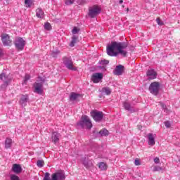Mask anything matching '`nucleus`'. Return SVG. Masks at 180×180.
I'll list each match as a JSON object with an SVG mask.
<instances>
[{
    "instance_id": "nucleus-47",
    "label": "nucleus",
    "mask_w": 180,
    "mask_h": 180,
    "mask_svg": "<svg viewBox=\"0 0 180 180\" xmlns=\"http://www.w3.org/2000/svg\"><path fill=\"white\" fill-rule=\"evenodd\" d=\"M127 12H129V8H127Z\"/></svg>"
},
{
    "instance_id": "nucleus-39",
    "label": "nucleus",
    "mask_w": 180,
    "mask_h": 180,
    "mask_svg": "<svg viewBox=\"0 0 180 180\" xmlns=\"http://www.w3.org/2000/svg\"><path fill=\"white\" fill-rule=\"evenodd\" d=\"M165 127H167V129L171 127V122H169V121H166L165 122Z\"/></svg>"
},
{
    "instance_id": "nucleus-5",
    "label": "nucleus",
    "mask_w": 180,
    "mask_h": 180,
    "mask_svg": "<svg viewBox=\"0 0 180 180\" xmlns=\"http://www.w3.org/2000/svg\"><path fill=\"white\" fill-rule=\"evenodd\" d=\"M14 45L18 51H22L26 46V41L20 37H17L14 40Z\"/></svg>"
},
{
    "instance_id": "nucleus-10",
    "label": "nucleus",
    "mask_w": 180,
    "mask_h": 180,
    "mask_svg": "<svg viewBox=\"0 0 180 180\" xmlns=\"http://www.w3.org/2000/svg\"><path fill=\"white\" fill-rule=\"evenodd\" d=\"M91 79L94 84H98V82H101L103 79V74L101 72L94 73L91 75Z\"/></svg>"
},
{
    "instance_id": "nucleus-20",
    "label": "nucleus",
    "mask_w": 180,
    "mask_h": 180,
    "mask_svg": "<svg viewBox=\"0 0 180 180\" xmlns=\"http://www.w3.org/2000/svg\"><path fill=\"white\" fill-rule=\"evenodd\" d=\"M123 65H120L117 66L114 70L115 75H122L123 74Z\"/></svg>"
},
{
    "instance_id": "nucleus-17",
    "label": "nucleus",
    "mask_w": 180,
    "mask_h": 180,
    "mask_svg": "<svg viewBox=\"0 0 180 180\" xmlns=\"http://www.w3.org/2000/svg\"><path fill=\"white\" fill-rule=\"evenodd\" d=\"M148 143L149 146H155V134H148Z\"/></svg>"
},
{
    "instance_id": "nucleus-24",
    "label": "nucleus",
    "mask_w": 180,
    "mask_h": 180,
    "mask_svg": "<svg viewBox=\"0 0 180 180\" xmlns=\"http://www.w3.org/2000/svg\"><path fill=\"white\" fill-rule=\"evenodd\" d=\"M77 43H78V37L74 35L73 37H72V41L70 44V46L74 47L75 44H77Z\"/></svg>"
},
{
    "instance_id": "nucleus-18",
    "label": "nucleus",
    "mask_w": 180,
    "mask_h": 180,
    "mask_svg": "<svg viewBox=\"0 0 180 180\" xmlns=\"http://www.w3.org/2000/svg\"><path fill=\"white\" fill-rule=\"evenodd\" d=\"M79 98H82V96L80 94H77L75 92L70 93V102H75V101H78Z\"/></svg>"
},
{
    "instance_id": "nucleus-41",
    "label": "nucleus",
    "mask_w": 180,
    "mask_h": 180,
    "mask_svg": "<svg viewBox=\"0 0 180 180\" xmlns=\"http://www.w3.org/2000/svg\"><path fill=\"white\" fill-rule=\"evenodd\" d=\"M11 180H19V176L16 175L11 176Z\"/></svg>"
},
{
    "instance_id": "nucleus-33",
    "label": "nucleus",
    "mask_w": 180,
    "mask_h": 180,
    "mask_svg": "<svg viewBox=\"0 0 180 180\" xmlns=\"http://www.w3.org/2000/svg\"><path fill=\"white\" fill-rule=\"evenodd\" d=\"M160 106L162 108L164 112L168 113L169 112V110H168V108H167V105H165V104L164 103H160Z\"/></svg>"
},
{
    "instance_id": "nucleus-22",
    "label": "nucleus",
    "mask_w": 180,
    "mask_h": 180,
    "mask_svg": "<svg viewBox=\"0 0 180 180\" xmlns=\"http://www.w3.org/2000/svg\"><path fill=\"white\" fill-rule=\"evenodd\" d=\"M36 16L39 19H43V18H44V11H43V9L38 8L36 10Z\"/></svg>"
},
{
    "instance_id": "nucleus-2",
    "label": "nucleus",
    "mask_w": 180,
    "mask_h": 180,
    "mask_svg": "<svg viewBox=\"0 0 180 180\" xmlns=\"http://www.w3.org/2000/svg\"><path fill=\"white\" fill-rule=\"evenodd\" d=\"M77 126L81 127L82 129H92V122H91V119L88 115H82L80 121L77 122Z\"/></svg>"
},
{
    "instance_id": "nucleus-12",
    "label": "nucleus",
    "mask_w": 180,
    "mask_h": 180,
    "mask_svg": "<svg viewBox=\"0 0 180 180\" xmlns=\"http://www.w3.org/2000/svg\"><path fill=\"white\" fill-rule=\"evenodd\" d=\"M82 163L86 169H92L94 168V160H88V158H84Z\"/></svg>"
},
{
    "instance_id": "nucleus-32",
    "label": "nucleus",
    "mask_w": 180,
    "mask_h": 180,
    "mask_svg": "<svg viewBox=\"0 0 180 180\" xmlns=\"http://www.w3.org/2000/svg\"><path fill=\"white\" fill-rule=\"evenodd\" d=\"M44 29H45L46 30H50L51 29V25H50L49 22H46V23L44 24Z\"/></svg>"
},
{
    "instance_id": "nucleus-42",
    "label": "nucleus",
    "mask_w": 180,
    "mask_h": 180,
    "mask_svg": "<svg viewBox=\"0 0 180 180\" xmlns=\"http://www.w3.org/2000/svg\"><path fill=\"white\" fill-rule=\"evenodd\" d=\"M134 164H135V165H136V166H139V165H140V160H139V159H136L135 160V161H134Z\"/></svg>"
},
{
    "instance_id": "nucleus-25",
    "label": "nucleus",
    "mask_w": 180,
    "mask_h": 180,
    "mask_svg": "<svg viewBox=\"0 0 180 180\" xmlns=\"http://www.w3.org/2000/svg\"><path fill=\"white\" fill-rule=\"evenodd\" d=\"M6 148H11L12 147V139L7 138L5 141Z\"/></svg>"
},
{
    "instance_id": "nucleus-1",
    "label": "nucleus",
    "mask_w": 180,
    "mask_h": 180,
    "mask_svg": "<svg viewBox=\"0 0 180 180\" xmlns=\"http://www.w3.org/2000/svg\"><path fill=\"white\" fill-rule=\"evenodd\" d=\"M128 46L129 44L127 42L113 41L107 46V54L110 57H117L119 54L122 57H127V51H126V49Z\"/></svg>"
},
{
    "instance_id": "nucleus-15",
    "label": "nucleus",
    "mask_w": 180,
    "mask_h": 180,
    "mask_svg": "<svg viewBox=\"0 0 180 180\" xmlns=\"http://www.w3.org/2000/svg\"><path fill=\"white\" fill-rule=\"evenodd\" d=\"M29 101V96L27 95H22L20 99V105L22 108H25Z\"/></svg>"
},
{
    "instance_id": "nucleus-31",
    "label": "nucleus",
    "mask_w": 180,
    "mask_h": 180,
    "mask_svg": "<svg viewBox=\"0 0 180 180\" xmlns=\"http://www.w3.org/2000/svg\"><path fill=\"white\" fill-rule=\"evenodd\" d=\"M26 8H30L32 6V0H25Z\"/></svg>"
},
{
    "instance_id": "nucleus-14",
    "label": "nucleus",
    "mask_w": 180,
    "mask_h": 180,
    "mask_svg": "<svg viewBox=\"0 0 180 180\" xmlns=\"http://www.w3.org/2000/svg\"><path fill=\"white\" fill-rule=\"evenodd\" d=\"M60 137H61V134L57 131H54L52 133L51 136V141L53 144H57L60 141Z\"/></svg>"
},
{
    "instance_id": "nucleus-35",
    "label": "nucleus",
    "mask_w": 180,
    "mask_h": 180,
    "mask_svg": "<svg viewBox=\"0 0 180 180\" xmlns=\"http://www.w3.org/2000/svg\"><path fill=\"white\" fill-rule=\"evenodd\" d=\"M79 32V29L77 28V27H75L73 30H72V34H77Z\"/></svg>"
},
{
    "instance_id": "nucleus-4",
    "label": "nucleus",
    "mask_w": 180,
    "mask_h": 180,
    "mask_svg": "<svg viewBox=\"0 0 180 180\" xmlns=\"http://www.w3.org/2000/svg\"><path fill=\"white\" fill-rule=\"evenodd\" d=\"M37 82L34 84V92H35V94H38L39 95H41V94H43V84L46 82V78L39 77Z\"/></svg>"
},
{
    "instance_id": "nucleus-29",
    "label": "nucleus",
    "mask_w": 180,
    "mask_h": 180,
    "mask_svg": "<svg viewBox=\"0 0 180 180\" xmlns=\"http://www.w3.org/2000/svg\"><path fill=\"white\" fill-rule=\"evenodd\" d=\"M37 165L39 168H43V167H44V160H39L37 161Z\"/></svg>"
},
{
    "instance_id": "nucleus-45",
    "label": "nucleus",
    "mask_w": 180,
    "mask_h": 180,
    "mask_svg": "<svg viewBox=\"0 0 180 180\" xmlns=\"http://www.w3.org/2000/svg\"><path fill=\"white\" fill-rule=\"evenodd\" d=\"M119 4H123V0H120V1H119Z\"/></svg>"
},
{
    "instance_id": "nucleus-13",
    "label": "nucleus",
    "mask_w": 180,
    "mask_h": 180,
    "mask_svg": "<svg viewBox=\"0 0 180 180\" xmlns=\"http://www.w3.org/2000/svg\"><path fill=\"white\" fill-rule=\"evenodd\" d=\"M0 79L1 81H4V84L6 85H8L9 82L12 81V77L9 75H6L5 73H1L0 75Z\"/></svg>"
},
{
    "instance_id": "nucleus-3",
    "label": "nucleus",
    "mask_w": 180,
    "mask_h": 180,
    "mask_svg": "<svg viewBox=\"0 0 180 180\" xmlns=\"http://www.w3.org/2000/svg\"><path fill=\"white\" fill-rule=\"evenodd\" d=\"M43 180H65V174L63 172L53 173L50 177V173L46 172Z\"/></svg>"
},
{
    "instance_id": "nucleus-16",
    "label": "nucleus",
    "mask_w": 180,
    "mask_h": 180,
    "mask_svg": "<svg viewBox=\"0 0 180 180\" xmlns=\"http://www.w3.org/2000/svg\"><path fill=\"white\" fill-rule=\"evenodd\" d=\"M146 75L148 77V79H155L157 78V72L154 69H150L147 71Z\"/></svg>"
},
{
    "instance_id": "nucleus-43",
    "label": "nucleus",
    "mask_w": 180,
    "mask_h": 180,
    "mask_svg": "<svg viewBox=\"0 0 180 180\" xmlns=\"http://www.w3.org/2000/svg\"><path fill=\"white\" fill-rule=\"evenodd\" d=\"M154 162H155V164H160V158H154Z\"/></svg>"
},
{
    "instance_id": "nucleus-30",
    "label": "nucleus",
    "mask_w": 180,
    "mask_h": 180,
    "mask_svg": "<svg viewBox=\"0 0 180 180\" xmlns=\"http://www.w3.org/2000/svg\"><path fill=\"white\" fill-rule=\"evenodd\" d=\"M64 1L66 6H70L71 5H73V4L75 2V0H64Z\"/></svg>"
},
{
    "instance_id": "nucleus-34",
    "label": "nucleus",
    "mask_w": 180,
    "mask_h": 180,
    "mask_svg": "<svg viewBox=\"0 0 180 180\" xmlns=\"http://www.w3.org/2000/svg\"><path fill=\"white\" fill-rule=\"evenodd\" d=\"M156 22L159 26H164V22L161 21V19H160V18H158L156 19Z\"/></svg>"
},
{
    "instance_id": "nucleus-11",
    "label": "nucleus",
    "mask_w": 180,
    "mask_h": 180,
    "mask_svg": "<svg viewBox=\"0 0 180 180\" xmlns=\"http://www.w3.org/2000/svg\"><path fill=\"white\" fill-rule=\"evenodd\" d=\"M91 115L95 122H101L103 119V112L101 111H91Z\"/></svg>"
},
{
    "instance_id": "nucleus-19",
    "label": "nucleus",
    "mask_w": 180,
    "mask_h": 180,
    "mask_svg": "<svg viewBox=\"0 0 180 180\" xmlns=\"http://www.w3.org/2000/svg\"><path fill=\"white\" fill-rule=\"evenodd\" d=\"M12 171L15 174H20V172H22V167L20 165L13 164L12 167Z\"/></svg>"
},
{
    "instance_id": "nucleus-7",
    "label": "nucleus",
    "mask_w": 180,
    "mask_h": 180,
    "mask_svg": "<svg viewBox=\"0 0 180 180\" xmlns=\"http://www.w3.org/2000/svg\"><path fill=\"white\" fill-rule=\"evenodd\" d=\"M102 9L101 7L98 6H94L89 9V17L91 18V19H94V18H96L97 15H99L101 13Z\"/></svg>"
},
{
    "instance_id": "nucleus-28",
    "label": "nucleus",
    "mask_w": 180,
    "mask_h": 180,
    "mask_svg": "<svg viewBox=\"0 0 180 180\" xmlns=\"http://www.w3.org/2000/svg\"><path fill=\"white\" fill-rule=\"evenodd\" d=\"M98 168L101 169V171H105V169H106V164H105L103 162H101L98 164Z\"/></svg>"
},
{
    "instance_id": "nucleus-26",
    "label": "nucleus",
    "mask_w": 180,
    "mask_h": 180,
    "mask_svg": "<svg viewBox=\"0 0 180 180\" xmlns=\"http://www.w3.org/2000/svg\"><path fill=\"white\" fill-rule=\"evenodd\" d=\"M99 134H100L102 137H105V136L109 135V131H108V129H101V130L99 131Z\"/></svg>"
},
{
    "instance_id": "nucleus-27",
    "label": "nucleus",
    "mask_w": 180,
    "mask_h": 180,
    "mask_svg": "<svg viewBox=\"0 0 180 180\" xmlns=\"http://www.w3.org/2000/svg\"><path fill=\"white\" fill-rule=\"evenodd\" d=\"M102 92L105 94V95H110V94H112V90L109 87H103L102 89Z\"/></svg>"
},
{
    "instance_id": "nucleus-37",
    "label": "nucleus",
    "mask_w": 180,
    "mask_h": 180,
    "mask_svg": "<svg viewBox=\"0 0 180 180\" xmlns=\"http://www.w3.org/2000/svg\"><path fill=\"white\" fill-rule=\"evenodd\" d=\"M59 53H60V51H58V50H56V51H53L51 53V56H52V57H57V56H58Z\"/></svg>"
},
{
    "instance_id": "nucleus-6",
    "label": "nucleus",
    "mask_w": 180,
    "mask_h": 180,
    "mask_svg": "<svg viewBox=\"0 0 180 180\" xmlns=\"http://www.w3.org/2000/svg\"><path fill=\"white\" fill-rule=\"evenodd\" d=\"M160 82H154L150 84L149 91L152 94V95L157 96V95L160 94Z\"/></svg>"
},
{
    "instance_id": "nucleus-9",
    "label": "nucleus",
    "mask_w": 180,
    "mask_h": 180,
    "mask_svg": "<svg viewBox=\"0 0 180 180\" xmlns=\"http://www.w3.org/2000/svg\"><path fill=\"white\" fill-rule=\"evenodd\" d=\"M1 41L3 43V46L8 47L12 46V39H11V37L8 34H1Z\"/></svg>"
},
{
    "instance_id": "nucleus-23",
    "label": "nucleus",
    "mask_w": 180,
    "mask_h": 180,
    "mask_svg": "<svg viewBox=\"0 0 180 180\" xmlns=\"http://www.w3.org/2000/svg\"><path fill=\"white\" fill-rule=\"evenodd\" d=\"M99 64H101V65H103V66H99V68H101V70H106V65L109 64V60L106 59L101 60L99 62Z\"/></svg>"
},
{
    "instance_id": "nucleus-8",
    "label": "nucleus",
    "mask_w": 180,
    "mask_h": 180,
    "mask_svg": "<svg viewBox=\"0 0 180 180\" xmlns=\"http://www.w3.org/2000/svg\"><path fill=\"white\" fill-rule=\"evenodd\" d=\"M63 62L64 65H65L68 70L77 71V68H74V62H72V59H71V58L64 57Z\"/></svg>"
},
{
    "instance_id": "nucleus-36",
    "label": "nucleus",
    "mask_w": 180,
    "mask_h": 180,
    "mask_svg": "<svg viewBox=\"0 0 180 180\" xmlns=\"http://www.w3.org/2000/svg\"><path fill=\"white\" fill-rule=\"evenodd\" d=\"M162 169V167L160 166H155L153 168V172H156L157 171H161Z\"/></svg>"
},
{
    "instance_id": "nucleus-40",
    "label": "nucleus",
    "mask_w": 180,
    "mask_h": 180,
    "mask_svg": "<svg viewBox=\"0 0 180 180\" xmlns=\"http://www.w3.org/2000/svg\"><path fill=\"white\" fill-rule=\"evenodd\" d=\"M85 2H86V0H77V4H79V5H84Z\"/></svg>"
},
{
    "instance_id": "nucleus-46",
    "label": "nucleus",
    "mask_w": 180,
    "mask_h": 180,
    "mask_svg": "<svg viewBox=\"0 0 180 180\" xmlns=\"http://www.w3.org/2000/svg\"><path fill=\"white\" fill-rule=\"evenodd\" d=\"M7 4H9V0H6Z\"/></svg>"
},
{
    "instance_id": "nucleus-21",
    "label": "nucleus",
    "mask_w": 180,
    "mask_h": 180,
    "mask_svg": "<svg viewBox=\"0 0 180 180\" xmlns=\"http://www.w3.org/2000/svg\"><path fill=\"white\" fill-rule=\"evenodd\" d=\"M123 106L125 110H128V112H131V113L135 112L134 108L131 107V105H130L128 102H124L123 103Z\"/></svg>"
},
{
    "instance_id": "nucleus-44",
    "label": "nucleus",
    "mask_w": 180,
    "mask_h": 180,
    "mask_svg": "<svg viewBox=\"0 0 180 180\" xmlns=\"http://www.w3.org/2000/svg\"><path fill=\"white\" fill-rule=\"evenodd\" d=\"M4 56V49L2 48H0V57H2Z\"/></svg>"
},
{
    "instance_id": "nucleus-38",
    "label": "nucleus",
    "mask_w": 180,
    "mask_h": 180,
    "mask_svg": "<svg viewBox=\"0 0 180 180\" xmlns=\"http://www.w3.org/2000/svg\"><path fill=\"white\" fill-rule=\"evenodd\" d=\"M30 79V75H25V79H24V83L26 84Z\"/></svg>"
}]
</instances>
